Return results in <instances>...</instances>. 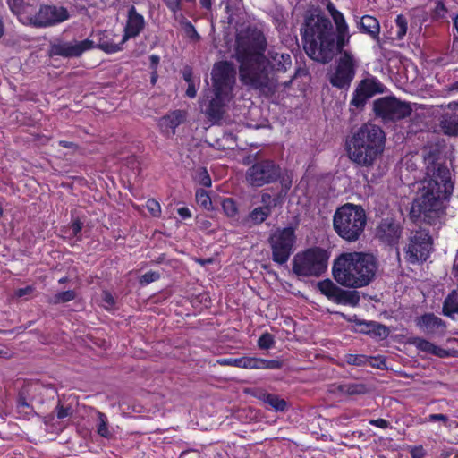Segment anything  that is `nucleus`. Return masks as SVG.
<instances>
[{
  "label": "nucleus",
  "instance_id": "6",
  "mask_svg": "<svg viewBox=\"0 0 458 458\" xmlns=\"http://www.w3.org/2000/svg\"><path fill=\"white\" fill-rule=\"evenodd\" d=\"M266 47L267 41L260 30L248 26L237 31L233 57L240 63L241 82L242 81H248L249 83L258 82L253 80L256 72L252 67L265 52Z\"/></svg>",
  "mask_w": 458,
  "mask_h": 458
},
{
  "label": "nucleus",
  "instance_id": "59",
  "mask_svg": "<svg viewBox=\"0 0 458 458\" xmlns=\"http://www.w3.org/2000/svg\"><path fill=\"white\" fill-rule=\"evenodd\" d=\"M34 288L32 286H26L24 288H20L15 292V295L17 297H23L27 294H30L33 292Z\"/></svg>",
  "mask_w": 458,
  "mask_h": 458
},
{
  "label": "nucleus",
  "instance_id": "4",
  "mask_svg": "<svg viewBox=\"0 0 458 458\" xmlns=\"http://www.w3.org/2000/svg\"><path fill=\"white\" fill-rule=\"evenodd\" d=\"M377 270V259L372 254L364 252L342 253L333 265L335 280L349 288L368 285L374 279Z\"/></svg>",
  "mask_w": 458,
  "mask_h": 458
},
{
  "label": "nucleus",
  "instance_id": "21",
  "mask_svg": "<svg viewBox=\"0 0 458 458\" xmlns=\"http://www.w3.org/2000/svg\"><path fill=\"white\" fill-rule=\"evenodd\" d=\"M416 325L424 333L428 335H434L442 333L445 329V322L436 316L434 313H425L424 315L416 318Z\"/></svg>",
  "mask_w": 458,
  "mask_h": 458
},
{
  "label": "nucleus",
  "instance_id": "45",
  "mask_svg": "<svg viewBox=\"0 0 458 458\" xmlns=\"http://www.w3.org/2000/svg\"><path fill=\"white\" fill-rule=\"evenodd\" d=\"M147 208L148 212L155 217H158L161 214L160 204L154 199H149L147 201Z\"/></svg>",
  "mask_w": 458,
  "mask_h": 458
},
{
  "label": "nucleus",
  "instance_id": "50",
  "mask_svg": "<svg viewBox=\"0 0 458 458\" xmlns=\"http://www.w3.org/2000/svg\"><path fill=\"white\" fill-rule=\"evenodd\" d=\"M56 417L58 419H64L72 414L71 407H64L61 404V402H58V404L55 407Z\"/></svg>",
  "mask_w": 458,
  "mask_h": 458
},
{
  "label": "nucleus",
  "instance_id": "37",
  "mask_svg": "<svg viewBox=\"0 0 458 458\" xmlns=\"http://www.w3.org/2000/svg\"><path fill=\"white\" fill-rule=\"evenodd\" d=\"M222 208L228 217H235L238 214V207L232 198H225L221 202Z\"/></svg>",
  "mask_w": 458,
  "mask_h": 458
},
{
  "label": "nucleus",
  "instance_id": "46",
  "mask_svg": "<svg viewBox=\"0 0 458 458\" xmlns=\"http://www.w3.org/2000/svg\"><path fill=\"white\" fill-rule=\"evenodd\" d=\"M446 13L447 9L445 8L444 3L442 1H437L436 6L433 10V18L437 20L443 19L445 18Z\"/></svg>",
  "mask_w": 458,
  "mask_h": 458
},
{
  "label": "nucleus",
  "instance_id": "35",
  "mask_svg": "<svg viewBox=\"0 0 458 458\" xmlns=\"http://www.w3.org/2000/svg\"><path fill=\"white\" fill-rule=\"evenodd\" d=\"M369 98L364 94L360 89L356 88L353 92V97L350 102V111L355 112V110L362 109Z\"/></svg>",
  "mask_w": 458,
  "mask_h": 458
},
{
  "label": "nucleus",
  "instance_id": "42",
  "mask_svg": "<svg viewBox=\"0 0 458 458\" xmlns=\"http://www.w3.org/2000/svg\"><path fill=\"white\" fill-rule=\"evenodd\" d=\"M414 344H416V347L425 352L431 353L435 352L436 345L432 344L431 342L422 339V338H417L414 341Z\"/></svg>",
  "mask_w": 458,
  "mask_h": 458
},
{
  "label": "nucleus",
  "instance_id": "49",
  "mask_svg": "<svg viewBox=\"0 0 458 458\" xmlns=\"http://www.w3.org/2000/svg\"><path fill=\"white\" fill-rule=\"evenodd\" d=\"M184 30L189 38L194 40H199L200 38L199 33L197 32L195 27L190 21H186L184 23Z\"/></svg>",
  "mask_w": 458,
  "mask_h": 458
},
{
  "label": "nucleus",
  "instance_id": "51",
  "mask_svg": "<svg viewBox=\"0 0 458 458\" xmlns=\"http://www.w3.org/2000/svg\"><path fill=\"white\" fill-rule=\"evenodd\" d=\"M163 2L174 13L182 10V0H163Z\"/></svg>",
  "mask_w": 458,
  "mask_h": 458
},
{
  "label": "nucleus",
  "instance_id": "63",
  "mask_svg": "<svg viewBox=\"0 0 458 458\" xmlns=\"http://www.w3.org/2000/svg\"><path fill=\"white\" fill-rule=\"evenodd\" d=\"M432 354L438 356L440 358H445V357L448 356V352L446 350L436 345L435 352H433Z\"/></svg>",
  "mask_w": 458,
  "mask_h": 458
},
{
  "label": "nucleus",
  "instance_id": "40",
  "mask_svg": "<svg viewBox=\"0 0 458 458\" xmlns=\"http://www.w3.org/2000/svg\"><path fill=\"white\" fill-rule=\"evenodd\" d=\"M275 344L273 335L269 333L262 334L258 340V346L261 350H268Z\"/></svg>",
  "mask_w": 458,
  "mask_h": 458
},
{
  "label": "nucleus",
  "instance_id": "64",
  "mask_svg": "<svg viewBox=\"0 0 458 458\" xmlns=\"http://www.w3.org/2000/svg\"><path fill=\"white\" fill-rule=\"evenodd\" d=\"M183 79L187 83L193 82L192 81V72L191 69H185L183 72Z\"/></svg>",
  "mask_w": 458,
  "mask_h": 458
},
{
  "label": "nucleus",
  "instance_id": "44",
  "mask_svg": "<svg viewBox=\"0 0 458 458\" xmlns=\"http://www.w3.org/2000/svg\"><path fill=\"white\" fill-rule=\"evenodd\" d=\"M355 331L360 334L369 335L372 321L355 318L353 320Z\"/></svg>",
  "mask_w": 458,
  "mask_h": 458
},
{
  "label": "nucleus",
  "instance_id": "60",
  "mask_svg": "<svg viewBox=\"0 0 458 458\" xmlns=\"http://www.w3.org/2000/svg\"><path fill=\"white\" fill-rule=\"evenodd\" d=\"M186 96L191 98H193L196 97L197 95V89L194 85V82H191V83H188V88L186 89Z\"/></svg>",
  "mask_w": 458,
  "mask_h": 458
},
{
  "label": "nucleus",
  "instance_id": "7",
  "mask_svg": "<svg viewBox=\"0 0 458 458\" xmlns=\"http://www.w3.org/2000/svg\"><path fill=\"white\" fill-rule=\"evenodd\" d=\"M367 224V216L360 205L346 203L336 208L333 228L339 237L349 242L360 239Z\"/></svg>",
  "mask_w": 458,
  "mask_h": 458
},
{
  "label": "nucleus",
  "instance_id": "56",
  "mask_svg": "<svg viewBox=\"0 0 458 458\" xmlns=\"http://www.w3.org/2000/svg\"><path fill=\"white\" fill-rule=\"evenodd\" d=\"M82 225H83V224H82V222L80 221L79 218L72 221V223L71 225V229L72 231V234L76 236L81 231Z\"/></svg>",
  "mask_w": 458,
  "mask_h": 458
},
{
  "label": "nucleus",
  "instance_id": "8",
  "mask_svg": "<svg viewBox=\"0 0 458 458\" xmlns=\"http://www.w3.org/2000/svg\"><path fill=\"white\" fill-rule=\"evenodd\" d=\"M257 155H249L242 159L244 165H250L245 172V182L252 188L276 182L282 178V168L272 159L257 160Z\"/></svg>",
  "mask_w": 458,
  "mask_h": 458
},
{
  "label": "nucleus",
  "instance_id": "33",
  "mask_svg": "<svg viewBox=\"0 0 458 458\" xmlns=\"http://www.w3.org/2000/svg\"><path fill=\"white\" fill-rule=\"evenodd\" d=\"M390 334L389 328L378 322L372 321L371 327L368 335L377 340H384Z\"/></svg>",
  "mask_w": 458,
  "mask_h": 458
},
{
  "label": "nucleus",
  "instance_id": "19",
  "mask_svg": "<svg viewBox=\"0 0 458 458\" xmlns=\"http://www.w3.org/2000/svg\"><path fill=\"white\" fill-rule=\"evenodd\" d=\"M317 287L323 295L335 303L350 306L359 304L360 295L357 291L344 290L330 279L318 282Z\"/></svg>",
  "mask_w": 458,
  "mask_h": 458
},
{
  "label": "nucleus",
  "instance_id": "29",
  "mask_svg": "<svg viewBox=\"0 0 458 458\" xmlns=\"http://www.w3.org/2000/svg\"><path fill=\"white\" fill-rule=\"evenodd\" d=\"M95 412L97 415V433L102 437L107 439L111 438L112 433L109 430L108 419L106 415L104 412L97 410L95 411Z\"/></svg>",
  "mask_w": 458,
  "mask_h": 458
},
{
  "label": "nucleus",
  "instance_id": "12",
  "mask_svg": "<svg viewBox=\"0 0 458 458\" xmlns=\"http://www.w3.org/2000/svg\"><path fill=\"white\" fill-rule=\"evenodd\" d=\"M433 250V239L428 230L420 227L411 231L409 242L404 249L405 259L409 263L426 261Z\"/></svg>",
  "mask_w": 458,
  "mask_h": 458
},
{
  "label": "nucleus",
  "instance_id": "1",
  "mask_svg": "<svg viewBox=\"0 0 458 458\" xmlns=\"http://www.w3.org/2000/svg\"><path fill=\"white\" fill-rule=\"evenodd\" d=\"M425 177L413 199L410 218L417 223L437 225L445 215V201L453 193L454 182L441 148L428 145L422 149Z\"/></svg>",
  "mask_w": 458,
  "mask_h": 458
},
{
  "label": "nucleus",
  "instance_id": "20",
  "mask_svg": "<svg viewBox=\"0 0 458 458\" xmlns=\"http://www.w3.org/2000/svg\"><path fill=\"white\" fill-rule=\"evenodd\" d=\"M232 99V97L214 93L204 111L207 118L214 123H218L225 113V106Z\"/></svg>",
  "mask_w": 458,
  "mask_h": 458
},
{
  "label": "nucleus",
  "instance_id": "48",
  "mask_svg": "<svg viewBox=\"0 0 458 458\" xmlns=\"http://www.w3.org/2000/svg\"><path fill=\"white\" fill-rule=\"evenodd\" d=\"M159 277L160 275L157 272L149 271L141 276L140 283L141 284H148L152 282H155Z\"/></svg>",
  "mask_w": 458,
  "mask_h": 458
},
{
  "label": "nucleus",
  "instance_id": "23",
  "mask_svg": "<svg viewBox=\"0 0 458 458\" xmlns=\"http://www.w3.org/2000/svg\"><path fill=\"white\" fill-rule=\"evenodd\" d=\"M360 30L379 42L380 24L375 17L371 15L362 16L360 21Z\"/></svg>",
  "mask_w": 458,
  "mask_h": 458
},
{
  "label": "nucleus",
  "instance_id": "10",
  "mask_svg": "<svg viewBox=\"0 0 458 458\" xmlns=\"http://www.w3.org/2000/svg\"><path fill=\"white\" fill-rule=\"evenodd\" d=\"M272 260L279 266L285 265L295 250L296 234L292 226L276 228L267 238Z\"/></svg>",
  "mask_w": 458,
  "mask_h": 458
},
{
  "label": "nucleus",
  "instance_id": "43",
  "mask_svg": "<svg viewBox=\"0 0 458 458\" xmlns=\"http://www.w3.org/2000/svg\"><path fill=\"white\" fill-rule=\"evenodd\" d=\"M332 18L335 23L337 32L343 33L348 31V26L342 13L338 11Z\"/></svg>",
  "mask_w": 458,
  "mask_h": 458
},
{
  "label": "nucleus",
  "instance_id": "54",
  "mask_svg": "<svg viewBox=\"0 0 458 458\" xmlns=\"http://www.w3.org/2000/svg\"><path fill=\"white\" fill-rule=\"evenodd\" d=\"M365 356L363 355H349L347 357V362L353 365H361L364 363Z\"/></svg>",
  "mask_w": 458,
  "mask_h": 458
},
{
  "label": "nucleus",
  "instance_id": "38",
  "mask_svg": "<svg viewBox=\"0 0 458 458\" xmlns=\"http://www.w3.org/2000/svg\"><path fill=\"white\" fill-rule=\"evenodd\" d=\"M196 201L200 207L208 210L213 209L212 200L208 192L203 189L197 190Z\"/></svg>",
  "mask_w": 458,
  "mask_h": 458
},
{
  "label": "nucleus",
  "instance_id": "17",
  "mask_svg": "<svg viewBox=\"0 0 458 458\" xmlns=\"http://www.w3.org/2000/svg\"><path fill=\"white\" fill-rule=\"evenodd\" d=\"M214 93L233 98V88L236 82V70L229 61L215 63L211 72Z\"/></svg>",
  "mask_w": 458,
  "mask_h": 458
},
{
  "label": "nucleus",
  "instance_id": "5",
  "mask_svg": "<svg viewBox=\"0 0 458 458\" xmlns=\"http://www.w3.org/2000/svg\"><path fill=\"white\" fill-rule=\"evenodd\" d=\"M386 134L377 125L364 123L352 132L346 140V151L351 161L363 167H372L382 156Z\"/></svg>",
  "mask_w": 458,
  "mask_h": 458
},
{
  "label": "nucleus",
  "instance_id": "57",
  "mask_svg": "<svg viewBox=\"0 0 458 458\" xmlns=\"http://www.w3.org/2000/svg\"><path fill=\"white\" fill-rule=\"evenodd\" d=\"M428 421H442L447 422L448 417L445 414H430L427 419Z\"/></svg>",
  "mask_w": 458,
  "mask_h": 458
},
{
  "label": "nucleus",
  "instance_id": "34",
  "mask_svg": "<svg viewBox=\"0 0 458 458\" xmlns=\"http://www.w3.org/2000/svg\"><path fill=\"white\" fill-rule=\"evenodd\" d=\"M76 298V293L73 290H67L54 294L47 300V303L51 305H57L73 301Z\"/></svg>",
  "mask_w": 458,
  "mask_h": 458
},
{
  "label": "nucleus",
  "instance_id": "13",
  "mask_svg": "<svg viewBox=\"0 0 458 458\" xmlns=\"http://www.w3.org/2000/svg\"><path fill=\"white\" fill-rule=\"evenodd\" d=\"M70 18L67 8L55 4H42L38 12L24 17V23L35 28L52 27Z\"/></svg>",
  "mask_w": 458,
  "mask_h": 458
},
{
  "label": "nucleus",
  "instance_id": "26",
  "mask_svg": "<svg viewBox=\"0 0 458 458\" xmlns=\"http://www.w3.org/2000/svg\"><path fill=\"white\" fill-rule=\"evenodd\" d=\"M184 116L180 110L174 111L173 113L163 116L159 121V125L164 130H174L183 122Z\"/></svg>",
  "mask_w": 458,
  "mask_h": 458
},
{
  "label": "nucleus",
  "instance_id": "58",
  "mask_svg": "<svg viewBox=\"0 0 458 458\" xmlns=\"http://www.w3.org/2000/svg\"><path fill=\"white\" fill-rule=\"evenodd\" d=\"M102 299H103V301H105L106 304H108L110 306H113L115 303L114 296L112 295L111 293H109L107 291L103 292Z\"/></svg>",
  "mask_w": 458,
  "mask_h": 458
},
{
  "label": "nucleus",
  "instance_id": "32",
  "mask_svg": "<svg viewBox=\"0 0 458 458\" xmlns=\"http://www.w3.org/2000/svg\"><path fill=\"white\" fill-rule=\"evenodd\" d=\"M338 390L347 395H360L368 392V387L364 384L348 383L338 386Z\"/></svg>",
  "mask_w": 458,
  "mask_h": 458
},
{
  "label": "nucleus",
  "instance_id": "28",
  "mask_svg": "<svg viewBox=\"0 0 458 458\" xmlns=\"http://www.w3.org/2000/svg\"><path fill=\"white\" fill-rule=\"evenodd\" d=\"M17 411L22 415L24 419L29 420L30 416L35 414L33 407L27 402L26 394L23 391L19 392L17 397Z\"/></svg>",
  "mask_w": 458,
  "mask_h": 458
},
{
  "label": "nucleus",
  "instance_id": "16",
  "mask_svg": "<svg viewBox=\"0 0 458 458\" xmlns=\"http://www.w3.org/2000/svg\"><path fill=\"white\" fill-rule=\"evenodd\" d=\"M145 27L144 17L140 14L135 6L131 5L128 11L126 25L124 27V34L120 43L108 42L99 39L98 47L106 53L111 54L120 51L122 45L128 39L136 38L143 30Z\"/></svg>",
  "mask_w": 458,
  "mask_h": 458
},
{
  "label": "nucleus",
  "instance_id": "3",
  "mask_svg": "<svg viewBox=\"0 0 458 458\" xmlns=\"http://www.w3.org/2000/svg\"><path fill=\"white\" fill-rule=\"evenodd\" d=\"M292 66L291 55L287 53H279L276 50H268L267 54L264 53L252 67L256 74L254 79L258 81L255 83H249L248 81H242V85L249 89L257 90L260 95L270 98L276 94L279 86L288 88L296 76H291L288 81H280L277 74L285 73Z\"/></svg>",
  "mask_w": 458,
  "mask_h": 458
},
{
  "label": "nucleus",
  "instance_id": "31",
  "mask_svg": "<svg viewBox=\"0 0 458 458\" xmlns=\"http://www.w3.org/2000/svg\"><path fill=\"white\" fill-rule=\"evenodd\" d=\"M8 5L12 12L19 16L24 21V17L29 14L31 4L25 3L24 0H7Z\"/></svg>",
  "mask_w": 458,
  "mask_h": 458
},
{
  "label": "nucleus",
  "instance_id": "14",
  "mask_svg": "<svg viewBox=\"0 0 458 458\" xmlns=\"http://www.w3.org/2000/svg\"><path fill=\"white\" fill-rule=\"evenodd\" d=\"M373 111L385 122H395L409 117L412 108L410 103L402 102L394 97H383L374 101Z\"/></svg>",
  "mask_w": 458,
  "mask_h": 458
},
{
  "label": "nucleus",
  "instance_id": "55",
  "mask_svg": "<svg viewBox=\"0 0 458 458\" xmlns=\"http://www.w3.org/2000/svg\"><path fill=\"white\" fill-rule=\"evenodd\" d=\"M369 424L381 428H387L390 426L389 421L385 419L370 420Z\"/></svg>",
  "mask_w": 458,
  "mask_h": 458
},
{
  "label": "nucleus",
  "instance_id": "11",
  "mask_svg": "<svg viewBox=\"0 0 458 458\" xmlns=\"http://www.w3.org/2000/svg\"><path fill=\"white\" fill-rule=\"evenodd\" d=\"M358 62L354 55L348 51H344L335 60L334 69L327 74L330 84L339 89H349L355 77Z\"/></svg>",
  "mask_w": 458,
  "mask_h": 458
},
{
  "label": "nucleus",
  "instance_id": "18",
  "mask_svg": "<svg viewBox=\"0 0 458 458\" xmlns=\"http://www.w3.org/2000/svg\"><path fill=\"white\" fill-rule=\"evenodd\" d=\"M96 47H98V43L96 44L93 40L89 38L79 42H65L61 39H56L50 43L48 55L50 57L62 56L64 58L79 57L85 51L90 50Z\"/></svg>",
  "mask_w": 458,
  "mask_h": 458
},
{
  "label": "nucleus",
  "instance_id": "15",
  "mask_svg": "<svg viewBox=\"0 0 458 458\" xmlns=\"http://www.w3.org/2000/svg\"><path fill=\"white\" fill-rule=\"evenodd\" d=\"M404 217L401 209H396L382 218L376 228V236L382 242L395 246L403 236Z\"/></svg>",
  "mask_w": 458,
  "mask_h": 458
},
{
  "label": "nucleus",
  "instance_id": "36",
  "mask_svg": "<svg viewBox=\"0 0 458 458\" xmlns=\"http://www.w3.org/2000/svg\"><path fill=\"white\" fill-rule=\"evenodd\" d=\"M408 22L404 15L399 14L395 19V37L393 39L401 40L407 33Z\"/></svg>",
  "mask_w": 458,
  "mask_h": 458
},
{
  "label": "nucleus",
  "instance_id": "47",
  "mask_svg": "<svg viewBox=\"0 0 458 458\" xmlns=\"http://www.w3.org/2000/svg\"><path fill=\"white\" fill-rule=\"evenodd\" d=\"M198 181L201 185H203L205 187H209L211 185V183H212L211 178H210L206 168L202 167L199 170Z\"/></svg>",
  "mask_w": 458,
  "mask_h": 458
},
{
  "label": "nucleus",
  "instance_id": "27",
  "mask_svg": "<svg viewBox=\"0 0 458 458\" xmlns=\"http://www.w3.org/2000/svg\"><path fill=\"white\" fill-rule=\"evenodd\" d=\"M443 314L454 318V314L458 313V292L452 291L445 299L443 303Z\"/></svg>",
  "mask_w": 458,
  "mask_h": 458
},
{
  "label": "nucleus",
  "instance_id": "62",
  "mask_svg": "<svg viewBox=\"0 0 458 458\" xmlns=\"http://www.w3.org/2000/svg\"><path fill=\"white\" fill-rule=\"evenodd\" d=\"M454 25L457 31V35H454L453 39V49H455L458 48V14L454 19Z\"/></svg>",
  "mask_w": 458,
  "mask_h": 458
},
{
  "label": "nucleus",
  "instance_id": "2",
  "mask_svg": "<svg viewBox=\"0 0 458 458\" xmlns=\"http://www.w3.org/2000/svg\"><path fill=\"white\" fill-rule=\"evenodd\" d=\"M347 32L335 33L331 21L324 15H306L301 35L303 47L310 58L326 64L331 62L337 52H344Z\"/></svg>",
  "mask_w": 458,
  "mask_h": 458
},
{
  "label": "nucleus",
  "instance_id": "30",
  "mask_svg": "<svg viewBox=\"0 0 458 458\" xmlns=\"http://www.w3.org/2000/svg\"><path fill=\"white\" fill-rule=\"evenodd\" d=\"M270 214L271 207L269 205L258 207L249 214V220H250L254 225H260L270 216Z\"/></svg>",
  "mask_w": 458,
  "mask_h": 458
},
{
  "label": "nucleus",
  "instance_id": "52",
  "mask_svg": "<svg viewBox=\"0 0 458 458\" xmlns=\"http://www.w3.org/2000/svg\"><path fill=\"white\" fill-rule=\"evenodd\" d=\"M217 363L222 366H233V367H239V358H224L219 359L217 360Z\"/></svg>",
  "mask_w": 458,
  "mask_h": 458
},
{
  "label": "nucleus",
  "instance_id": "25",
  "mask_svg": "<svg viewBox=\"0 0 458 458\" xmlns=\"http://www.w3.org/2000/svg\"><path fill=\"white\" fill-rule=\"evenodd\" d=\"M357 88L366 94L369 98L377 93H383L385 87L375 78L364 79L360 81Z\"/></svg>",
  "mask_w": 458,
  "mask_h": 458
},
{
  "label": "nucleus",
  "instance_id": "53",
  "mask_svg": "<svg viewBox=\"0 0 458 458\" xmlns=\"http://www.w3.org/2000/svg\"><path fill=\"white\" fill-rule=\"evenodd\" d=\"M411 458H423L426 455V452L422 445L411 447Z\"/></svg>",
  "mask_w": 458,
  "mask_h": 458
},
{
  "label": "nucleus",
  "instance_id": "39",
  "mask_svg": "<svg viewBox=\"0 0 458 458\" xmlns=\"http://www.w3.org/2000/svg\"><path fill=\"white\" fill-rule=\"evenodd\" d=\"M283 361L279 360H265L259 358V369H280Z\"/></svg>",
  "mask_w": 458,
  "mask_h": 458
},
{
  "label": "nucleus",
  "instance_id": "9",
  "mask_svg": "<svg viewBox=\"0 0 458 458\" xmlns=\"http://www.w3.org/2000/svg\"><path fill=\"white\" fill-rule=\"evenodd\" d=\"M329 253L312 247L298 252L293 259V272L299 277H319L327 268Z\"/></svg>",
  "mask_w": 458,
  "mask_h": 458
},
{
  "label": "nucleus",
  "instance_id": "61",
  "mask_svg": "<svg viewBox=\"0 0 458 458\" xmlns=\"http://www.w3.org/2000/svg\"><path fill=\"white\" fill-rule=\"evenodd\" d=\"M177 212H178V215L182 219L190 218L191 216V213L190 209L186 207H182V208H178Z\"/></svg>",
  "mask_w": 458,
  "mask_h": 458
},
{
  "label": "nucleus",
  "instance_id": "22",
  "mask_svg": "<svg viewBox=\"0 0 458 458\" xmlns=\"http://www.w3.org/2000/svg\"><path fill=\"white\" fill-rule=\"evenodd\" d=\"M439 127L445 135L458 137V114H443L439 118Z\"/></svg>",
  "mask_w": 458,
  "mask_h": 458
},
{
  "label": "nucleus",
  "instance_id": "24",
  "mask_svg": "<svg viewBox=\"0 0 458 458\" xmlns=\"http://www.w3.org/2000/svg\"><path fill=\"white\" fill-rule=\"evenodd\" d=\"M255 396L271 406L276 411H284L287 408L286 401L276 394H268L263 390H258Z\"/></svg>",
  "mask_w": 458,
  "mask_h": 458
},
{
  "label": "nucleus",
  "instance_id": "41",
  "mask_svg": "<svg viewBox=\"0 0 458 458\" xmlns=\"http://www.w3.org/2000/svg\"><path fill=\"white\" fill-rule=\"evenodd\" d=\"M242 369H259V358L243 356L239 358V367Z\"/></svg>",
  "mask_w": 458,
  "mask_h": 458
}]
</instances>
